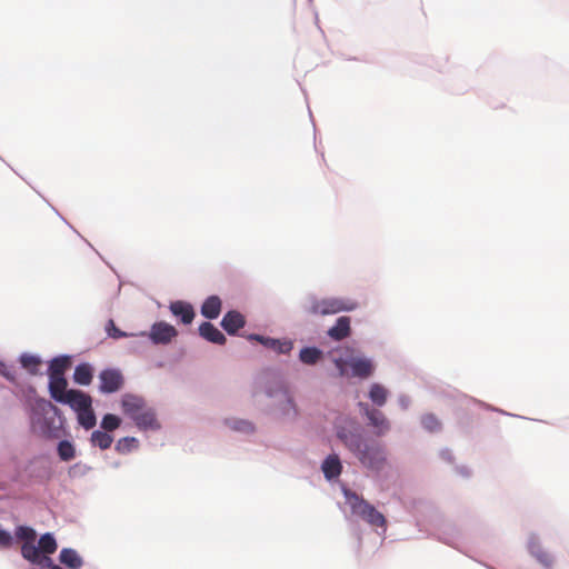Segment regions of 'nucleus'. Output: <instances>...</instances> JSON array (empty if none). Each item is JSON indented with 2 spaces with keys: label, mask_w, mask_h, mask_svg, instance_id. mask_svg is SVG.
Wrapping results in <instances>:
<instances>
[{
  "label": "nucleus",
  "mask_w": 569,
  "mask_h": 569,
  "mask_svg": "<svg viewBox=\"0 0 569 569\" xmlns=\"http://www.w3.org/2000/svg\"><path fill=\"white\" fill-rule=\"evenodd\" d=\"M21 555L24 559L33 565H43L51 562V559L47 556H41L39 547H36L33 542H23L21 546Z\"/></svg>",
  "instance_id": "nucleus-16"
},
{
  "label": "nucleus",
  "mask_w": 569,
  "mask_h": 569,
  "mask_svg": "<svg viewBox=\"0 0 569 569\" xmlns=\"http://www.w3.org/2000/svg\"><path fill=\"white\" fill-rule=\"evenodd\" d=\"M70 363V358L67 356L53 358L49 366V378L64 377V372L69 368Z\"/></svg>",
  "instance_id": "nucleus-20"
},
{
  "label": "nucleus",
  "mask_w": 569,
  "mask_h": 569,
  "mask_svg": "<svg viewBox=\"0 0 569 569\" xmlns=\"http://www.w3.org/2000/svg\"><path fill=\"white\" fill-rule=\"evenodd\" d=\"M221 299L218 296L208 297L201 306V315L208 319H216L221 312Z\"/></svg>",
  "instance_id": "nucleus-19"
},
{
  "label": "nucleus",
  "mask_w": 569,
  "mask_h": 569,
  "mask_svg": "<svg viewBox=\"0 0 569 569\" xmlns=\"http://www.w3.org/2000/svg\"><path fill=\"white\" fill-rule=\"evenodd\" d=\"M79 466H80V465H74V466L71 468V470H73V469L78 468Z\"/></svg>",
  "instance_id": "nucleus-43"
},
{
  "label": "nucleus",
  "mask_w": 569,
  "mask_h": 569,
  "mask_svg": "<svg viewBox=\"0 0 569 569\" xmlns=\"http://www.w3.org/2000/svg\"><path fill=\"white\" fill-rule=\"evenodd\" d=\"M17 537L24 542H34L36 540V531L30 527L20 526L16 532Z\"/></svg>",
  "instance_id": "nucleus-34"
},
{
  "label": "nucleus",
  "mask_w": 569,
  "mask_h": 569,
  "mask_svg": "<svg viewBox=\"0 0 569 569\" xmlns=\"http://www.w3.org/2000/svg\"><path fill=\"white\" fill-rule=\"evenodd\" d=\"M539 560L541 562H543L545 565H550L551 563V559H550L549 555H547V553H543L542 556H540Z\"/></svg>",
  "instance_id": "nucleus-40"
},
{
  "label": "nucleus",
  "mask_w": 569,
  "mask_h": 569,
  "mask_svg": "<svg viewBox=\"0 0 569 569\" xmlns=\"http://www.w3.org/2000/svg\"><path fill=\"white\" fill-rule=\"evenodd\" d=\"M120 418L112 413H107L101 421V428L106 431H113L120 426Z\"/></svg>",
  "instance_id": "nucleus-32"
},
{
  "label": "nucleus",
  "mask_w": 569,
  "mask_h": 569,
  "mask_svg": "<svg viewBox=\"0 0 569 569\" xmlns=\"http://www.w3.org/2000/svg\"><path fill=\"white\" fill-rule=\"evenodd\" d=\"M199 335L209 342L224 345L227 339L224 335L211 322H202L199 326Z\"/></svg>",
  "instance_id": "nucleus-12"
},
{
  "label": "nucleus",
  "mask_w": 569,
  "mask_h": 569,
  "mask_svg": "<svg viewBox=\"0 0 569 569\" xmlns=\"http://www.w3.org/2000/svg\"><path fill=\"white\" fill-rule=\"evenodd\" d=\"M133 421L136 422V425L140 428V429H154V428H158V423H157V419H156V416H154V412L147 408L144 406V408L139 412V415L133 419Z\"/></svg>",
  "instance_id": "nucleus-22"
},
{
  "label": "nucleus",
  "mask_w": 569,
  "mask_h": 569,
  "mask_svg": "<svg viewBox=\"0 0 569 569\" xmlns=\"http://www.w3.org/2000/svg\"><path fill=\"white\" fill-rule=\"evenodd\" d=\"M321 470L328 480L335 479L340 476L342 465L337 455H329L321 465Z\"/></svg>",
  "instance_id": "nucleus-17"
},
{
  "label": "nucleus",
  "mask_w": 569,
  "mask_h": 569,
  "mask_svg": "<svg viewBox=\"0 0 569 569\" xmlns=\"http://www.w3.org/2000/svg\"><path fill=\"white\" fill-rule=\"evenodd\" d=\"M369 398L375 405L381 407L387 401L388 390L379 383H373L369 391Z\"/></svg>",
  "instance_id": "nucleus-25"
},
{
  "label": "nucleus",
  "mask_w": 569,
  "mask_h": 569,
  "mask_svg": "<svg viewBox=\"0 0 569 569\" xmlns=\"http://www.w3.org/2000/svg\"><path fill=\"white\" fill-rule=\"evenodd\" d=\"M336 435L365 468L380 471L386 467L387 451L380 442L365 439L357 430H349L345 427L338 428Z\"/></svg>",
  "instance_id": "nucleus-1"
},
{
  "label": "nucleus",
  "mask_w": 569,
  "mask_h": 569,
  "mask_svg": "<svg viewBox=\"0 0 569 569\" xmlns=\"http://www.w3.org/2000/svg\"><path fill=\"white\" fill-rule=\"evenodd\" d=\"M113 438L106 431L96 430L91 435V442L93 446L99 447L102 450L110 448Z\"/></svg>",
  "instance_id": "nucleus-28"
},
{
  "label": "nucleus",
  "mask_w": 569,
  "mask_h": 569,
  "mask_svg": "<svg viewBox=\"0 0 569 569\" xmlns=\"http://www.w3.org/2000/svg\"><path fill=\"white\" fill-rule=\"evenodd\" d=\"M421 423L425 429H427L428 431H438L441 427V423L440 421L438 420V418L435 416V415H425L422 418H421Z\"/></svg>",
  "instance_id": "nucleus-33"
},
{
  "label": "nucleus",
  "mask_w": 569,
  "mask_h": 569,
  "mask_svg": "<svg viewBox=\"0 0 569 569\" xmlns=\"http://www.w3.org/2000/svg\"><path fill=\"white\" fill-rule=\"evenodd\" d=\"M269 397H274L280 410L286 416H297V409L288 389L282 383H277L274 390L268 391Z\"/></svg>",
  "instance_id": "nucleus-5"
},
{
  "label": "nucleus",
  "mask_w": 569,
  "mask_h": 569,
  "mask_svg": "<svg viewBox=\"0 0 569 569\" xmlns=\"http://www.w3.org/2000/svg\"><path fill=\"white\" fill-rule=\"evenodd\" d=\"M360 406L365 409L366 416L370 423L377 429V436L385 435L390 428L385 415L379 410L369 409L367 405L360 403Z\"/></svg>",
  "instance_id": "nucleus-10"
},
{
  "label": "nucleus",
  "mask_w": 569,
  "mask_h": 569,
  "mask_svg": "<svg viewBox=\"0 0 569 569\" xmlns=\"http://www.w3.org/2000/svg\"><path fill=\"white\" fill-rule=\"evenodd\" d=\"M233 429L240 430V431H252L253 428L250 422L247 421H240L236 426H233Z\"/></svg>",
  "instance_id": "nucleus-39"
},
{
  "label": "nucleus",
  "mask_w": 569,
  "mask_h": 569,
  "mask_svg": "<svg viewBox=\"0 0 569 569\" xmlns=\"http://www.w3.org/2000/svg\"><path fill=\"white\" fill-rule=\"evenodd\" d=\"M335 365L339 371L340 377L350 376L348 372V367L351 368V376L353 377L368 378L373 372L372 362L365 358H351L350 360L337 358L335 359Z\"/></svg>",
  "instance_id": "nucleus-3"
},
{
  "label": "nucleus",
  "mask_w": 569,
  "mask_h": 569,
  "mask_svg": "<svg viewBox=\"0 0 569 569\" xmlns=\"http://www.w3.org/2000/svg\"><path fill=\"white\" fill-rule=\"evenodd\" d=\"M144 406V401L141 398L132 395L123 396L121 401V407L124 415L130 417L132 420L139 415Z\"/></svg>",
  "instance_id": "nucleus-15"
},
{
  "label": "nucleus",
  "mask_w": 569,
  "mask_h": 569,
  "mask_svg": "<svg viewBox=\"0 0 569 569\" xmlns=\"http://www.w3.org/2000/svg\"><path fill=\"white\" fill-rule=\"evenodd\" d=\"M350 332H351L350 318L342 316V317H339L337 319L335 326L328 330V336L336 341H340V340H343L345 338L349 337Z\"/></svg>",
  "instance_id": "nucleus-14"
},
{
  "label": "nucleus",
  "mask_w": 569,
  "mask_h": 569,
  "mask_svg": "<svg viewBox=\"0 0 569 569\" xmlns=\"http://www.w3.org/2000/svg\"><path fill=\"white\" fill-rule=\"evenodd\" d=\"M67 379L64 377L49 378V391L51 397L58 401L62 402L68 395L67 390Z\"/></svg>",
  "instance_id": "nucleus-18"
},
{
  "label": "nucleus",
  "mask_w": 569,
  "mask_h": 569,
  "mask_svg": "<svg viewBox=\"0 0 569 569\" xmlns=\"http://www.w3.org/2000/svg\"><path fill=\"white\" fill-rule=\"evenodd\" d=\"M321 357V351L315 347L301 349L299 359L306 365H315Z\"/></svg>",
  "instance_id": "nucleus-30"
},
{
  "label": "nucleus",
  "mask_w": 569,
  "mask_h": 569,
  "mask_svg": "<svg viewBox=\"0 0 569 569\" xmlns=\"http://www.w3.org/2000/svg\"><path fill=\"white\" fill-rule=\"evenodd\" d=\"M108 333L110 337H112L114 339L122 338V337L127 336V333L122 332L119 328L116 327V325L112 320L109 321Z\"/></svg>",
  "instance_id": "nucleus-36"
},
{
  "label": "nucleus",
  "mask_w": 569,
  "mask_h": 569,
  "mask_svg": "<svg viewBox=\"0 0 569 569\" xmlns=\"http://www.w3.org/2000/svg\"><path fill=\"white\" fill-rule=\"evenodd\" d=\"M61 403L69 405L78 413V412L91 407L92 399L89 395H87L80 390L70 389L68 391L67 397L64 398V400Z\"/></svg>",
  "instance_id": "nucleus-9"
},
{
  "label": "nucleus",
  "mask_w": 569,
  "mask_h": 569,
  "mask_svg": "<svg viewBox=\"0 0 569 569\" xmlns=\"http://www.w3.org/2000/svg\"><path fill=\"white\" fill-rule=\"evenodd\" d=\"M57 451L62 461H70L76 457V448L69 440H61L58 443Z\"/></svg>",
  "instance_id": "nucleus-29"
},
{
  "label": "nucleus",
  "mask_w": 569,
  "mask_h": 569,
  "mask_svg": "<svg viewBox=\"0 0 569 569\" xmlns=\"http://www.w3.org/2000/svg\"><path fill=\"white\" fill-rule=\"evenodd\" d=\"M40 553L52 555L56 552L58 546L54 537L51 533H44L40 537L38 543Z\"/></svg>",
  "instance_id": "nucleus-26"
},
{
  "label": "nucleus",
  "mask_w": 569,
  "mask_h": 569,
  "mask_svg": "<svg viewBox=\"0 0 569 569\" xmlns=\"http://www.w3.org/2000/svg\"><path fill=\"white\" fill-rule=\"evenodd\" d=\"M78 421L86 429H91L96 426L97 420L96 415L92 410V406L89 407L88 409L78 412Z\"/></svg>",
  "instance_id": "nucleus-31"
},
{
  "label": "nucleus",
  "mask_w": 569,
  "mask_h": 569,
  "mask_svg": "<svg viewBox=\"0 0 569 569\" xmlns=\"http://www.w3.org/2000/svg\"><path fill=\"white\" fill-rule=\"evenodd\" d=\"M46 565L49 566V569H62L61 567H59L57 565H52V562H46Z\"/></svg>",
  "instance_id": "nucleus-42"
},
{
  "label": "nucleus",
  "mask_w": 569,
  "mask_h": 569,
  "mask_svg": "<svg viewBox=\"0 0 569 569\" xmlns=\"http://www.w3.org/2000/svg\"><path fill=\"white\" fill-rule=\"evenodd\" d=\"M0 375L6 377L10 381H14V369L11 366L0 362Z\"/></svg>",
  "instance_id": "nucleus-35"
},
{
  "label": "nucleus",
  "mask_w": 569,
  "mask_h": 569,
  "mask_svg": "<svg viewBox=\"0 0 569 569\" xmlns=\"http://www.w3.org/2000/svg\"><path fill=\"white\" fill-rule=\"evenodd\" d=\"M12 543V537L9 532L4 530H0V547L7 548L11 546Z\"/></svg>",
  "instance_id": "nucleus-38"
},
{
  "label": "nucleus",
  "mask_w": 569,
  "mask_h": 569,
  "mask_svg": "<svg viewBox=\"0 0 569 569\" xmlns=\"http://www.w3.org/2000/svg\"><path fill=\"white\" fill-rule=\"evenodd\" d=\"M99 389L103 393H113L123 386V377L118 369H104L99 375Z\"/></svg>",
  "instance_id": "nucleus-4"
},
{
  "label": "nucleus",
  "mask_w": 569,
  "mask_h": 569,
  "mask_svg": "<svg viewBox=\"0 0 569 569\" xmlns=\"http://www.w3.org/2000/svg\"><path fill=\"white\" fill-rule=\"evenodd\" d=\"M342 492L346 499V503L349 506L351 510V513L361 519L365 516L366 511L371 506V503H369L361 496H359L358 493L348 488H343Z\"/></svg>",
  "instance_id": "nucleus-6"
},
{
  "label": "nucleus",
  "mask_w": 569,
  "mask_h": 569,
  "mask_svg": "<svg viewBox=\"0 0 569 569\" xmlns=\"http://www.w3.org/2000/svg\"><path fill=\"white\" fill-rule=\"evenodd\" d=\"M59 560L69 569H79L83 563L78 552L70 548H63L60 551Z\"/></svg>",
  "instance_id": "nucleus-23"
},
{
  "label": "nucleus",
  "mask_w": 569,
  "mask_h": 569,
  "mask_svg": "<svg viewBox=\"0 0 569 569\" xmlns=\"http://www.w3.org/2000/svg\"><path fill=\"white\" fill-rule=\"evenodd\" d=\"M249 339L260 342L266 348L271 349L279 355L289 353L293 348V343L290 340H278V339L263 337L260 335H250Z\"/></svg>",
  "instance_id": "nucleus-8"
},
{
  "label": "nucleus",
  "mask_w": 569,
  "mask_h": 569,
  "mask_svg": "<svg viewBox=\"0 0 569 569\" xmlns=\"http://www.w3.org/2000/svg\"><path fill=\"white\" fill-rule=\"evenodd\" d=\"M177 333L173 326L167 322H157L151 327L149 336L154 343H168Z\"/></svg>",
  "instance_id": "nucleus-7"
},
{
  "label": "nucleus",
  "mask_w": 569,
  "mask_h": 569,
  "mask_svg": "<svg viewBox=\"0 0 569 569\" xmlns=\"http://www.w3.org/2000/svg\"><path fill=\"white\" fill-rule=\"evenodd\" d=\"M244 317L236 310L228 311L221 320V327L229 335H236L239 329L244 327Z\"/></svg>",
  "instance_id": "nucleus-11"
},
{
  "label": "nucleus",
  "mask_w": 569,
  "mask_h": 569,
  "mask_svg": "<svg viewBox=\"0 0 569 569\" xmlns=\"http://www.w3.org/2000/svg\"><path fill=\"white\" fill-rule=\"evenodd\" d=\"M39 406H40L42 409H44L46 407H52V405H51L49 401L44 400V399H41V400L39 401Z\"/></svg>",
  "instance_id": "nucleus-41"
},
{
  "label": "nucleus",
  "mask_w": 569,
  "mask_h": 569,
  "mask_svg": "<svg viewBox=\"0 0 569 569\" xmlns=\"http://www.w3.org/2000/svg\"><path fill=\"white\" fill-rule=\"evenodd\" d=\"M93 378V369L89 363H80L76 367L73 372V380L81 386H88Z\"/></svg>",
  "instance_id": "nucleus-21"
},
{
  "label": "nucleus",
  "mask_w": 569,
  "mask_h": 569,
  "mask_svg": "<svg viewBox=\"0 0 569 569\" xmlns=\"http://www.w3.org/2000/svg\"><path fill=\"white\" fill-rule=\"evenodd\" d=\"M358 308V302L350 298L329 297L320 300H313L309 308L311 315L329 316L342 311H353Z\"/></svg>",
  "instance_id": "nucleus-2"
},
{
  "label": "nucleus",
  "mask_w": 569,
  "mask_h": 569,
  "mask_svg": "<svg viewBox=\"0 0 569 569\" xmlns=\"http://www.w3.org/2000/svg\"><path fill=\"white\" fill-rule=\"evenodd\" d=\"M20 363L30 375H37L41 366V360L37 356L24 353L20 357Z\"/></svg>",
  "instance_id": "nucleus-27"
},
{
  "label": "nucleus",
  "mask_w": 569,
  "mask_h": 569,
  "mask_svg": "<svg viewBox=\"0 0 569 569\" xmlns=\"http://www.w3.org/2000/svg\"><path fill=\"white\" fill-rule=\"evenodd\" d=\"M134 438H123L120 439L116 445V450L119 452H124L126 450H129L130 443L134 442Z\"/></svg>",
  "instance_id": "nucleus-37"
},
{
  "label": "nucleus",
  "mask_w": 569,
  "mask_h": 569,
  "mask_svg": "<svg viewBox=\"0 0 569 569\" xmlns=\"http://www.w3.org/2000/svg\"><path fill=\"white\" fill-rule=\"evenodd\" d=\"M361 519L373 527L386 528L387 526V520L385 516L380 511H378L372 505L369 507V509L366 511L365 516Z\"/></svg>",
  "instance_id": "nucleus-24"
},
{
  "label": "nucleus",
  "mask_w": 569,
  "mask_h": 569,
  "mask_svg": "<svg viewBox=\"0 0 569 569\" xmlns=\"http://www.w3.org/2000/svg\"><path fill=\"white\" fill-rule=\"evenodd\" d=\"M170 311L173 316L180 317L181 322L184 325H189L192 322L194 318L193 307L184 301H174L170 303Z\"/></svg>",
  "instance_id": "nucleus-13"
}]
</instances>
